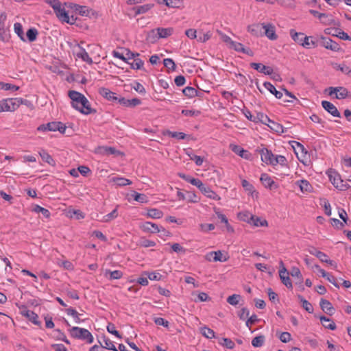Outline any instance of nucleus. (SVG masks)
<instances>
[{
  "instance_id": "obj_44",
  "label": "nucleus",
  "mask_w": 351,
  "mask_h": 351,
  "mask_svg": "<svg viewBox=\"0 0 351 351\" xmlns=\"http://www.w3.org/2000/svg\"><path fill=\"white\" fill-rule=\"evenodd\" d=\"M32 210L35 213H40L45 218H49L51 215L49 210L41 207L39 205H35Z\"/></svg>"
},
{
  "instance_id": "obj_27",
  "label": "nucleus",
  "mask_w": 351,
  "mask_h": 351,
  "mask_svg": "<svg viewBox=\"0 0 351 351\" xmlns=\"http://www.w3.org/2000/svg\"><path fill=\"white\" fill-rule=\"evenodd\" d=\"M331 66L333 69L339 70L344 74L351 77V69L345 64H339L336 62H331Z\"/></svg>"
},
{
  "instance_id": "obj_62",
  "label": "nucleus",
  "mask_w": 351,
  "mask_h": 351,
  "mask_svg": "<svg viewBox=\"0 0 351 351\" xmlns=\"http://www.w3.org/2000/svg\"><path fill=\"white\" fill-rule=\"evenodd\" d=\"M250 315V311L246 307H243L238 313V316L240 319L245 320Z\"/></svg>"
},
{
  "instance_id": "obj_10",
  "label": "nucleus",
  "mask_w": 351,
  "mask_h": 351,
  "mask_svg": "<svg viewBox=\"0 0 351 351\" xmlns=\"http://www.w3.org/2000/svg\"><path fill=\"white\" fill-rule=\"evenodd\" d=\"M229 147L233 152L243 158L250 159L252 156L247 150L243 149L239 145L230 144Z\"/></svg>"
},
{
  "instance_id": "obj_23",
  "label": "nucleus",
  "mask_w": 351,
  "mask_h": 351,
  "mask_svg": "<svg viewBox=\"0 0 351 351\" xmlns=\"http://www.w3.org/2000/svg\"><path fill=\"white\" fill-rule=\"evenodd\" d=\"M235 51L247 54L249 56H253L254 52L247 45H230Z\"/></svg>"
},
{
  "instance_id": "obj_37",
  "label": "nucleus",
  "mask_w": 351,
  "mask_h": 351,
  "mask_svg": "<svg viewBox=\"0 0 351 351\" xmlns=\"http://www.w3.org/2000/svg\"><path fill=\"white\" fill-rule=\"evenodd\" d=\"M75 11L81 16H87L89 15L90 12H92V10L86 6L75 5Z\"/></svg>"
},
{
  "instance_id": "obj_28",
  "label": "nucleus",
  "mask_w": 351,
  "mask_h": 351,
  "mask_svg": "<svg viewBox=\"0 0 351 351\" xmlns=\"http://www.w3.org/2000/svg\"><path fill=\"white\" fill-rule=\"evenodd\" d=\"M105 276L108 278L110 280H118L122 278L123 273L119 270H106L105 272Z\"/></svg>"
},
{
  "instance_id": "obj_20",
  "label": "nucleus",
  "mask_w": 351,
  "mask_h": 351,
  "mask_svg": "<svg viewBox=\"0 0 351 351\" xmlns=\"http://www.w3.org/2000/svg\"><path fill=\"white\" fill-rule=\"evenodd\" d=\"M40 156L41 157L42 160L47 162V164L55 166L56 162L51 157V156L45 150V149H40L38 152Z\"/></svg>"
},
{
  "instance_id": "obj_19",
  "label": "nucleus",
  "mask_w": 351,
  "mask_h": 351,
  "mask_svg": "<svg viewBox=\"0 0 351 351\" xmlns=\"http://www.w3.org/2000/svg\"><path fill=\"white\" fill-rule=\"evenodd\" d=\"M99 93L105 99L109 101H117L118 97L115 96V93L112 92L107 88L101 87L99 88Z\"/></svg>"
},
{
  "instance_id": "obj_60",
  "label": "nucleus",
  "mask_w": 351,
  "mask_h": 351,
  "mask_svg": "<svg viewBox=\"0 0 351 351\" xmlns=\"http://www.w3.org/2000/svg\"><path fill=\"white\" fill-rule=\"evenodd\" d=\"M167 133L169 136L177 139H184L186 137V134L183 132L167 131Z\"/></svg>"
},
{
  "instance_id": "obj_30",
  "label": "nucleus",
  "mask_w": 351,
  "mask_h": 351,
  "mask_svg": "<svg viewBox=\"0 0 351 351\" xmlns=\"http://www.w3.org/2000/svg\"><path fill=\"white\" fill-rule=\"evenodd\" d=\"M308 252L311 254L317 257L322 262L324 263V261H326V258H328V256L325 253L317 250L315 247H311Z\"/></svg>"
},
{
  "instance_id": "obj_35",
  "label": "nucleus",
  "mask_w": 351,
  "mask_h": 351,
  "mask_svg": "<svg viewBox=\"0 0 351 351\" xmlns=\"http://www.w3.org/2000/svg\"><path fill=\"white\" fill-rule=\"evenodd\" d=\"M221 223H224V228L225 230L230 234H232L234 232V229L232 226V225L228 222V218L224 215L221 214Z\"/></svg>"
},
{
  "instance_id": "obj_8",
  "label": "nucleus",
  "mask_w": 351,
  "mask_h": 351,
  "mask_svg": "<svg viewBox=\"0 0 351 351\" xmlns=\"http://www.w3.org/2000/svg\"><path fill=\"white\" fill-rule=\"evenodd\" d=\"M260 180L264 186L270 190L276 189L278 187V185L267 173H262Z\"/></svg>"
},
{
  "instance_id": "obj_4",
  "label": "nucleus",
  "mask_w": 351,
  "mask_h": 351,
  "mask_svg": "<svg viewBox=\"0 0 351 351\" xmlns=\"http://www.w3.org/2000/svg\"><path fill=\"white\" fill-rule=\"evenodd\" d=\"M69 332L71 336L75 339L86 340L88 343L93 342V336L87 329L73 326L69 330Z\"/></svg>"
},
{
  "instance_id": "obj_11",
  "label": "nucleus",
  "mask_w": 351,
  "mask_h": 351,
  "mask_svg": "<svg viewBox=\"0 0 351 351\" xmlns=\"http://www.w3.org/2000/svg\"><path fill=\"white\" fill-rule=\"evenodd\" d=\"M21 315L27 317L36 326L40 325V322L38 320V315L34 311L25 308L21 311Z\"/></svg>"
},
{
  "instance_id": "obj_53",
  "label": "nucleus",
  "mask_w": 351,
  "mask_h": 351,
  "mask_svg": "<svg viewBox=\"0 0 351 351\" xmlns=\"http://www.w3.org/2000/svg\"><path fill=\"white\" fill-rule=\"evenodd\" d=\"M138 245L143 247H149L155 246L156 243L154 241H151L145 238H141L139 240Z\"/></svg>"
},
{
  "instance_id": "obj_59",
  "label": "nucleus",
  "mask_w": 351,
  "mask_h": 351,
  "mask_svg": "<svg viewBox=\"0 0 351 351\" xmlns=\"http://www.w3.org/2000/svg\"><path fill=\"white\" fill-rule=\"evenodd\" d=\"M107 331L116 336L117 337L121 339V336L120 335L119 332L116 330V327L114 324L109 323L107 326Z\"/></svg>"
},
{
  "instance_id": "obj_16",
  "label": "nucleus",
  "mask_w": 351,
  "mask_h": 351,
  "mask_svg": "<svg viewBox=\"0 0 351 351\" xmlns=\"http://www.w3.org/2000/svg\"><path fill=\"white\" fill-rule=\"evenodd\" d=\"M319 305L322 310L326 314L331 316L335 313V310L328 300L322 298L319 302Z\"/></svg>"
},
{
  "instance_id": "obj_36",
  "label": "nucleus",
  "mask_w": 351,
  "mask_h": 351,
  "mask_svg": "<svg viewBox=\"0 0 351 351\" xmlns=\"http://www.w3.org/2000/svg\"><path fill=\"white\" fill-rule=\"evenodd\" d=\"M37 35L38 31L36 28L29 29L26 33V36H25L26 37V41L27 40L29 42H34L36 40Z\"/></svg>"
},
{
  "instance_id": "obj_46",
  "label": "nucleus",
  "mask_w": 351,
  "mask_h": 351,
  "mask_svg": "<svg viewBox=\"0 0 351 351\" xmlns=\"http://www.w3.org/2000/svg\"><path fill=\"white\" fill-rule=\"evenodd\" d=\"M241 299V295L239 294H233L230 295L227 298V302L232 306H236L239 303L240 300Z\"/></svg>"
},
{
  "instance_id": "obj_42",
  "label": "nucleus",
  "mask_w": 351,
  "mask_h": 351,
  "mask_svg": "<svg viewBox=\"0 0 351 351\" xmlns=\"http://www.w3.org/2000/svg\"><path fill=\"white\" fill-rule=\"evenodd\" d=\"M253 226L256 227L259 226H267L268 223L265 219H262L261 217H256L254 215V219H252V223Z\"/></svg>"
},
{
  "instance_id": "obj_40",
  "label": "nucleus",
  "mask_w": 351,
  "mask_h": 351,
  "mask_svg": "<svg viewBox=\"0 0 351 351\" xmlns=\"http://www.w3.org/2000/svg\"><path fill=\"white\" fill-rule=\"evenodd\" d=\"M14 27L15 33L18 35L22 41L25 42L26 39L23 33L22 25L19 23H14Z\"/></svg>"
},
{
  "instance_id": "obj_41",
  "label": "nucleus",
  "mask_w": 351,
  "mask_h": 351,
  "mask_svg": "<svg viewBox=\"0 0 351 351\" xmlns=\"http://www.w3.org/2000/svg\"><path fill=\"white\" fill-rule=\"evenodd\" d=\"M103 341L104 343V346L101 345V346L104 348V349H107V350H113V351H118V350L116 348L114 343L109 338L104 337L103 338Z\"/></svg>"
},
{
  "instance_id": "obj_47",
  "label": "nucleus",
  "mask_w": 351,
  "mask_h": 351,
  "mask_svg": "<svg viewBox=\"0 0 351 351\" xmlns=\"http://www.w3.org/2000/svg\"><path fill=\"white\" fill-rule=\"evenodd\" d=\"M298 184L300 188V190L302 192H307L311 191V185L307 180H301L300 181H298Z\"/></svg>"
},
{
  "instance_id": "obj_49",
  "label": "nucleus",
  "mask_w": 351,
  "mask_h": 351,
  "mask_svg": "<svg viewBox=\"0 0 351 351\" xmlns=\"http://www.w3.org/2000/svg\"><path fill=\"white\" fill-rule=\"evenodd\" d=\"M134 199L140 203H146L148 201L147 197L145 194L138 193L134 191L132 194Z\"/></svg>"
},
{
  "instance_id": "obj_56",
  "label": "nucleus",
  "mask_w": 351,
  "mask_h": 351,
  "mask_svg": "<svg viewBox=\"0 0 351 351\" xmlns=\"http://www.w3.org/2000/svg\"><path fill=\"white\" fill-rule=\"evenodd\" d=\"M144 274L146 275L147 278L151 280L159 281L162 278V275L156 271L145 272Z\"/></svg>"
},
{
  "instance_id": "obj_29",
  "label": "nucleus",
  "mask_w": 351,
  "mask_h": 351,
  "mask_svg": "<svg viewBox=\"0 0 351 351\" xmlns=\"http://www.w3.org/2000/svg\"><path fill=\"white\" fill-rule=\"evenodd\" d=\"M112 181L119 186H125L132 183L129 179L119 176L112 178Z\"/></svg>"
},
{
  "instance_id": "obj_31",
  "label": "nucleus",
  "mask_w": 351,
  "mask_h": 351,
  "mask_svg": "<svg viewBox=\"0 0 351 351\" xmlns=\"http://www.w3.org/2000/svg\"><path fill=\"white\" fill-rule=\"evenodd\" d=\"M98 149L100 154L106 156L114 155L119 153V152L115 148L112 147L102 146L99 147Z\"/></svg>"
},
{
  "instance_id": "obj_5",
  "label": "nucleus",
  "mask_w": 351,
  "mask_h": 351,
  "mask_svg": "<svg viewBox=\"0 0 351 351\" xmlns=\"http://www.w3.org/2000/svg\"><path fill=\"white\" fill-rule=\"evenodd\" d=\"M173 28H162L158 27L154 29L151 30L148 33V38L153 39L154 40H151V42H156V38L158 39L160 38H167L171 36L173 33Z\"/></svg>"
},
{
  "instance_id": "obj_43",
  "label": "nucleus",
  "mask_w": 351,
  "mask_h": 351,
  "mask_svg": "<svg viewBox=\"0 0 351 351\" xmlns=\"http://www.w3.org/2000/svg\"><path fill=\"white\" fill-rule=\"evenodd\" d=\"M199 191L209 198L215 199L217 196L215 192L205 184L203 185V188H201Z\"/></svg>"
},
{
  "instance_id": "obj_12",
  "label": "nucleus",
  "mask_w": 351,
  "mask_h": 351,
  "mask_svg": "<svg viewBox=\"0 0 351 351\" xmlns=\"http://www.w3.org/2000/svg\"><path fill=\"white\" fill-rule=\"evenodd\" d=\"M250 66L265 75H271L273 73V69L271 66H265L261 63L252 62Z\"/></svg>"
},
{
  "instance_id": "obj_45",
  "label": "nucleus",
  "mask_w": 351,
  "mask_h": 351,
  "mask_svg": "<svg viewBox=\"0 0 351 351\" xmlns=\"http://www.w3.org/2000/svg\"><path fill=\"white\" fill-rule=\"evenodd\" d=\"M256 119V123L261 122L265 125H268L269 121H271V119L263 112H257Z\"/></svg>"
},
{
  "instance_id": "obj_13",
  "label": "nucleus",
  "mask_w": 351,
  "mask_h": 351,
  "mask_svg": "<svg viewBox=\"0 0 351 351\" xmlns=\"http://www.w3.org/2000/svg\"><path fill=\"white\" fill-rule=\"evenodd\" d=\"M279 276L283 285H285L288 289L293 288L292 282L289 276V272L285 267L280 269Z\"/></svg>"
},
{
  "instance_id": "obj_61",
  "label": "nucleus",
  "mask_w": 351,
  "mask_h": 351,
  "mask_svg": "<svg viewBox=\"0 0 351 351\" xmlns=\"http://www.w3.org/2000/svg\"><path fill=\"white\" fill-rule=\"evenodd\" d=\"M1 88L3 90H13L16 91L19 90V87L17 86H15L14 84H11L9 83H1Z\"/></svg>"
},
{
  "instance_id": "obj_50",
  "label": "nucleus",
  "mask_w": 351,
  "mask_h": 351,
  "mask_svg": "<svg viewBox=\"0 0 351 351\" xmlns=\"http://www.w3.org/2000/svg\"><path fill=\"white\" fill-rule=\"evenodd\" d=\"M128 64H130L131 68L133 69H141L144 62L139 58H134L133 60L131 62H128Z\"/></svg>"
},
{
  "instance_id": "obj_25",
  "label": "nucleus",
  "mask_w": 351,
  "mask_h": 351,
  "mask_svg": "<svg viewBox=\"0 0 351 351\" xmlns=\"http://www.w3.org/2000/svg\"><path fill=\"white\" fill-rule=\"evenodd\" d=\"M263 86L267 88L271 94L274 95L278 99H280L282 97V93L276 89L275 86L269 82H265Z\"/></svg>"
},
{
  "instance_id": "obj_7",
  "label": "nucleus",
  "mask_w": 351,
  "mask_h": 351,
  "mask_svg": "<svg viewBox=\"0 0 351 351\" xmlns=\"http://www.w3.org/2000/svg\"><path fill=\"white\" fill-rule=\"evenodd\" d=\"M322 106L323 108L325 110H326L329 114H330L332 116H333L335 117H338V118L341 117V114L339 112L338 109L331 102L328 101H322Z\"/></svg>"
},
{
  "instance_id": "obj_55",
  "label": "nucleus",
  "mask_w": 351,
  "mask_h": 351,
  "mask_svg": "<svg viewBox=\"0 0 351 351\" xmlns=\"http://www.w3.org/2000/svg\"><path fill=\"white\" fill-rule=\"evenodd\" d=\"M290 35L293 40L295 43H300L302 41L303 33L302 32H296L294 29H291Z\"/></svg>"
},
{
  "instance_id": "obj_39",
  "label": "nucleus",
  "mask_w": 351,
  "mask_h": 351,
  "mask_svg": "<svg viewBox=\"0 0 351 351\" xmlns=\"http://www.w3.org/2000/svg\"><path fill=\"white\" fill-rule=\"evenodd\" d=\"M280 165L281 166H287V158L282 155L274 156L273 163L271 165Z\"/></svg>"
},
{
  "instance_id": "obj_33",
  "label": "nucleus",
  "mask_w": 351,
  "mask_h": 351,
  "mask_svg": "<svg viewBox=\"0 0 351 351\" xmlns=\"http://www.w3.org/2000/svg\"><path fill=\"white\" fill-rule=\"evenodd\" d=\"M117 207L112 212L104 215L101 221L107 223L116 219L119 215Z\"/></svg>"
},
{
  "instance_id": "obj_64",
  "label": "nucleus",
  "mask_w": 351,
  "mask_h": 351,
  "mask_svg": "<svg viewBox=\"0 0 351 351\" xmlns=\"http://www.w3.org/2000/svg\"><path fill=\"white\" fill-rule=\"evenodd\" d=\"M242 186L245 189V191H249L250 193H253L255 192L254 188L252 184H250L246 180H243L241 182Z\"/></svg>"
},
{
  "instance_id": "obj_58",
  "label": "nucleus",
  "mask_w": 351,
  "mask_h": 351,
  "mask_svg": "<svg viewBox=\"0 0 351 351\" xmlns=\"http://www.w3.org/2000/svg\"><path fill=\"white\" fill-rule=\"evenodd\" d=\"M206 258L209 261H219V251L209 252L206 255Z\"/></svg>"
},
{
  "instance_id": "obj_3",
  "label": "nucleus",
  "mask_w": 351,
  "mask_h": 351,
  "mask_svg": "<svg viewBox=\"0 0 351 351\" xmlns=\"http://www.w3.org/2000/svg\"><path fill=\"white\" fill-rule=\"evenodd\" d=\"M27 100L22 98H9L0 101V112H13L23 104H26Z\"/></svg>"
},
{
  "instance_id": "obj_63",
  "label": "nucleus",
  "mask_w": 351,
  "mask_h": 351,
  "mask_svg": "<svg viewBox=\"0 0 351 351\" xmlns=\"http://www.w3.org/2000/svg\"><path fill=\"white\" fill-rule=\"evenodd\" d=\"M267 293L269 298V300L272 302H279V298L278 295L273 291V290L271 288L267 289Z\"/></svg>"
},
{
  "instance_id": "obj_32",
  "label": "nucleus",
  "mask_w": 351,
  "mask_h": 351,
  "mask_svg": "<svg viewBox=\"0 0 351 351\" xmlns=\"http://www.w3.org/2000/svg\"><path fill=\"white\" fill-rule=\"evenodd\" d=\"M153 7V4H145L143 5L136 6L133 8L135 14H141L147 12Z\"/></svg>"
},
{
  "instance_id": "obj_22",
  "label": "nucleus",
  "mask_w": 351,
  "mask_h": 351,
  "mask_svg": "<svg viewBox=\"0 0 351 351\" xmlns=\"http://www.w3.org/2000/svg\"><path fill=\"white\" fill-rule=\"evenodd\" d=\"M320 321L322 322L323 326L324 328L327 329H330L332 330H334L336 329V324L335 323L332 321L330 319L326 317L324 315H321L319 317Z\"/></svg>"
},
{
  "instance_id": "obj_52",
  "label": "nucleus",
  "mask_w": 351,
  "mask_h": 351,
  "mask_svg": "<svg viewBox=\"0 0 351 351\" xmlns=\"http://www.w3.org/2000/svg\"><path fill=\"white\" fill-rule=\"evenodd\" d=\"M54 12L57 16V17L63 22V19L67 18V12L65 11L64 8H62L61 5L58 7L56 10H54Z\"/></svg>"
},
{
  "instance_id": "obj_1",
  "label": "nucleus",
  "mask_w": 351,
  "mask_h": 351,
  "mask_svg": "<svg viewBox=\"0 0 351 351\" xmlns=\"http://www.w3.org/2000/svg\"><path fill=\"white\" fill-rule=\"evenodd\" d=\"M68 95L71 100V106L84 114H90L94 112L89 101L80 92L69 90Z\"/></svg>"
},
{
  "instance_id": "obj_26",
  "label": "nucleus",
  "mask_w": 351,
  "mask_h": 351,
  "mask_svg": "<svg viewBox=\"0 0 351 351\" xmlns=\"http://www.w3.org/2000/svg\"><path fill=\"white\" fill-rule=\"evenodd\" d=\"M239 220L247 222L250 224L252 223V219H254V215L248 211L240 212L237 215Z\"/></svg>"
},
{
  "instance_id": "obj_48",
  "label": "nucleus",
  "mask_w": 351,
  "mask_h": 351,
  "mask_svg": "<svg viewBox=\"0 0 351 351\" xmlns=\"http://www.w3.org/2000/svg\"><path fill=\"white\" fill-rule=\"evenodd\" d=\"M265 341V337L263 335H259L255 337L252 341V345L255 348L261 347Z\"/></svg>"
},
{
  "instance_id": "obj_18",
  "label": "nucleus",
  "mask_w": 351,
  "mask_h": 351,
  "mask_svg": "<svg viewBox=\"0 0 351 351\" xmlns=\"http://www.w3.org/2000/svg\"><path fill=\"white\" fill-rule=\"evenodd\" d=\"M311 38H312L311 44H336V41L332 40L328 36H316Z\"/></svg>"
},
{
  "instance_id": "obj_24",
  "label": "nucleus",
  "mask_w": 351,
  "mask_h": 351,
  "mask_svg": "<svg viewBox=\"0 0 351 351\" xmlns=\"http://www.w3.org/2000/svg\"><path fill=\"white\" fill-rule=\"evenodd\" d=\"M146 216L149 218L158 219L163 217V213L158 208H150L147 210Z\"/></svg>"
},
{
  "instance_id": "obj_15",
  "label": "nucleus",
  "mask_w": 351,
  "mask_h": 351,
  "mask_svg": "<svg viewBox=\"0 0 351 351\" xmlns=\"http://www.w3.org/2000/svg\"><path fill=\"white\" fill-rule=\"evenodd\" d=\"M117 102L125 107H134L141 103V100L137 98L128 99L124 97H118Z\"/></svg>"
},
{
  "instance_id": "obj_14",
  "label": "nucleus",
  "mask_w": 351,
  "mask_h": 351,
  "mask_svg": "<svg viewBox=\"0 0 351 351\" xmlns=\"http://www.w3.org/2000/svg\"><path fill=\"white\" fill-rule=\"evenodd\" d=\"M260 154L261 156V160L263 162L272 165L273 160L274 158V154L271 152V151L267 148H263L260 151Z\"/></svg>"
},
{
  "instance_id": "obj_6",
  "label": "nucleus",
  "mask_w": 351,
  "mask_h": 351,
  "mask_svg": "<svg viewBox=\"0 0 351 351\" xmlns=\"http://www.w3.org/2000/svg\"><path fill=\"white\" fill-rule=\"evenodd\" d=\"M328 91V95H332L335 93V98L338 99H345L348 96L349 92L346 88L343 86L329 87L325 90V92Z\"/></svg>"
},
{
  "instance_id": "obj_21",
  "label": "nucleus",
  "mask_w": 351,
  "mask_h": 351,
  "mask_svg": "<svg viewBox=\"0 0 351 351\" xmlns=\"http://www.w3.org/2000/svg\"><path fill=\"white\" fill-rule=\"evenodd\" d=\"M290 274L292 277H295L298 279V281L295 282V284L301 285V289L304 290V287L302 285L303 282V277L300 269L295 267H292L290 271Z\"/></svg>"
},
{
  "instance_id": "obj_2",
  "label": "nucleus",
  "mask_w": 351,
  "mask_h": 351,
  "mask_svg": "<svg viewBox=\"0 0 351 351\" xmlns=\"http://www.w3.org/2000/svg\"><path fill=\"white\" fill-rule=\"evenodd\" d=\"M249 30L254 35H258V33L264 34L268 38L271 40H274L277 38V35L275 32V27L270 24L258 23L254 24L249 27Z\"/></svg>"
},
{
  "instance_id": "obj_34",
  "label": "nucleus",
  "mask_w": 351,
  "mask_h": 351,
  "mask_svg": "<svg viewBox=\"0 0 351 351\" xmlns=\"http://www.w3.org/2000/svg\"><path fill=\"white\" fill-rule=\"evenodd\" d=\"M267 125L271 128V130L277 133L282 134L285 132L283 126L281 124L276 123L274 121L271 120V121H269Z\"/></svg>"
},
{
  "instance_id": "obj_51",
  "label": "nucleus",
  "mask_w": 351,
  "mask_h": 351,
  "mask_svg": "<svg viewBox=\"0 0 351 351\" xmlns=\"http://www.w3.org/2000/svg\"><path fill=\"white\" fill-rule=\"evenodd\" d=\"M10 35L9 30L5 27L0 30V40L3 43H8L10 40Z\"/></svg>"
},
{
  "instance_id": "obj_38",
  "label": "nucleus",
  "mask_w": 351,
  "mask_h": 351,
  "mask_svg": "<svg viewBox=\"0 0 351 351\" xmlns=\"http://www.w3.org/2000/svg\"><path fill=\"white\" fill-rule=\"evenodd\" d=\"M182 93L185 96L189 98L198 96L197 90L195 88L191 86H187L185 88H184Z\"/></svg>"
},
{
  "instance_id": "obj_17",
  "label": "nucleus",
  "mask_w": 351,
  "mask_h": 351,
  "mask_svg": "<svg viewBox=\"0 0 351 351\" xmlns=\"http://www.w3.org/2000/svg\"><path fill=\"white\" fill-rule=\"evenodd\" d=\"M330 181L336 188V185H339L340 180H342L341 176L332 169H329L326 172Z\"/></svg>"
},
{
  "instance_id": "obj_54",
  "label": "nucleus",
  "mask_w": 351,
  "mask_h": 351,
  "mask_svg": "<svg viewBox=\"0 0 351 351\" xmlns=\"http://www.w3.org/2000/svg\"><path fill=\"white\" fill-rule=\"evenodd\" d=\"M164 66L167 69L168 71H173L176 69V64L173 60L170 58H165L163 60Z\"/></svg>"
},
{
  "instance_id": "obj_9",
  "label": "nucleus",
  "mask_w": 351,
  "mask_h": 351,
  "mask_svg": "<svg viewBox=\"0 0 351 351\" xmlns=\"http://www.w3.org/2000/svg\"><path fill=\"white\" fill-rule=\"evenodd\" d=\"M140 228L145 232L157 233L159 232L160 226L156 223L145 221L140 224Z\"/></svg>"
},
{
  "instance_id": "obj_57",
  "label": "nucleus",
  "mask_w": 351,
  "mask_h": 351,
  "mask_svg": "<svg viewBox=\"0 0 351 351\" xmlns=\"http://www.w3.org/2000/svg\"><path fill=\"white\" fill-rule=\"evenodd\" d=\"M201 333L203 336L208 339H211L215 337V333L213 330L207 327H203L201 328Z\"/></svg>"
}]
</instances>
